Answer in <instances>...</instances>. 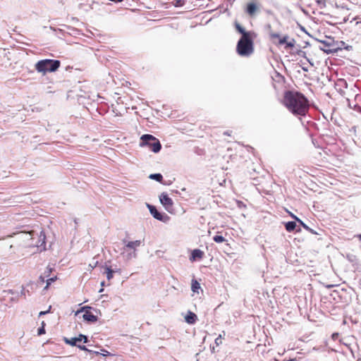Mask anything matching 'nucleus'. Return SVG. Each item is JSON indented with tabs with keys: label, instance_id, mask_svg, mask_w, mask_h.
I'll list each match as a JSON object with an SVG mask.
<instances>
[{
	"label": "nucleus",
	"instance_id": "f257e3e1",
	"mask_svg": "<svg viewBox=\"0 0 361 361\" xmlns=\"http://www.w3.org/2000/svg\"><path fill=\"white\" fill-rule=\"evenodd\" d=\"M283 104L291 114L296 116H305L310 109L307 98L298 91H286Z\"/></svg>",
	"mask_w": 361,
	"mask_h": 361
},
{
	"label": "nucleus",
	"instance_id": "f03ea898",
	"mask_svg": "<svg viewBox=\"0 0 361 361\" xmlns=\"http://www.w3.org/2000/svg\"><path fill=\"white\" fill-rule=\"evenodd\" d=\"M236 31L241 35L236 44V52L242 57H249L254 53V39L256 34L253 31H247L237 21L234 23Z\"/></svg>",
	"mask_w": 361,
	"mask_h": 361
},
{
	"label": "nucleus",
	"instance_id": "7ed1b4c3",
	"mask_svg": "<svg viewBox=\"0 0 361 361\" xmlns=\"http://www.w3.org/2000/svg\"><path fill=\"white\" fill-rule=\"evenodd\" d=\"M61 66V61L56 59H42L35 64V69L38 73L45 74L47 72H55Z\"/></svg>",
	"mask_w": 361,
	"mask_h": 361
},
{
	"label": "nucleus",
	"instance_id": "20e7f679",
	"mask_svg": "<svg viewBox=\"0 0 361 361\" xmlns=\"http://www.w3.org/2000/svg\"><path fill=\"white\" fill-rule=\"evenodd\" d=\"M140 146L147 147L154 153H158L161 149V144L159 139L150 134L141 136Z\"/></svg>",
	"mask_w": 361,
	"mask_h": 361
},
{
	"label": "nucleus",
	"instance_id": "39448f33",
	"mask_svg": "<svg viewBox=\"0 0 361 361\" xmlns=\"http://www.w3.org/2000/svg\"><path fill=\"white\" fill-rule=\"evenodd\" d=\"M318 41L324 45V47H321L320 49L327 54L337 52L339 49H341L339 44L342 45L345 44L343 41H335L334 39L331 37H326V39Z\"/></svg>",
	"mask_w": 361,
	"mask_h": 361
},
{
	"label": "nucleus",
	"instance_id": "423d86ee",
	"mask_svg": "<svg viewBox=\"0 0 361 361\" xmlns=\"http://www.w3.org/2000/svg\"><path fill=\"white\" fill-rule=\"evenodd\" d=\"M147 207L149 209L150 214L155 219L164 223L169 221V216L165 213L159 212L155 206L147 203Z\"/></svg>",
	"mask_w": 361,
	"mask_h": 361
},
{
	"label": "nucleus",
	"instance_id": "0eeeda50",
	"mask_svg": "<svg viewBox=\"0 0 361 361\" xmlns=\"http://www.w3.org/2000/svg\"><path fill=\"white\" fill-rule=\"evenodd\" d=\"M159 201L160 203L164 207V208L170 212L173 207V202L172 199L168 195L166 192H162L159 195Z\"/></svg>",
	"mask_w": 361,
	"mask_h": 361
},
{
	"label": "nucleus",
	"instance_id": "6e6552de",
	"mask_svg": "<svg viewBox=\"0 0 361 361\" xmlns=\"http://www.w3.org/2000/svg\"><path fill=\"white\" fill-rule=\"evenodd\" d=\"M82 318L85 321L90 323H94L98 320V317L94 315L90 311H85L82 315Z\"/></svg>",
	"mask_w": 361,
	"mask_h": 361
},
{
	"label": "nucleus",
	"instance_id": "1a4fd4ad",
	"mask_svg": "<svg viewBox=\"0 0 361 361\" xmlns=\"http://www.w3.org/2000/svg\"><path fill=\"white\" fill-rule=\"evenodd\" d=\"M297 221H290L285 223V228L288 232H292L293 231H296L297 232H300L301 229L300 228H297Z\"/></svg>",
	"mask_w": 361,
	"mask_h": 361
},
{
	"label": "nucleus",
	"instance_id": "9d476101",
	"mask_svg": "<svg viewBox=\"0 0 361 361\" xmlns=\"http://www.w3.org/2000/svg\"><path fill=\"white\" fill-rule=\"evenodd\" d=\"M204 255V252L200 249H195L192 251L191 255L190 257V261H195L197 259H200L202 258Z\"/></svg>",
	"mask_w": 361,
	"mask_h": 361
},
{
	"label": "nucleus",
	"instance_id": "9b49d317",
	"mask_svg": "<svg viewBox=\"0 0 361 361\" xmlns=\"http://www.w3.org/2000/svg\"><path fill=\"white\" fill-rule=\"evenodd\" d=\"M123 242L124 243H126V248L133 250V251H135V252H136V248L141 245V241L138 240H134V241H129L127 243H126V240H123Z\"/></svg>",
	"mask_w": 361,
	"mask_h": 361
},
{
	"label": "nucleus",
	"instance_id": "f8f14e48",
	"mask_svg": "<svg viewBox=\"0 0 361 361\" xmlns=\"http://www.w3.org/2000/svg\"><path fill=\"white\" fill-rule=\"evenodd\" d=\"M197 319V315L191 311H188L187 314L185 317V321L189 324H195L196 322Z\"/></svg>",
	"mask_w": 361,
	"mask_h": 361
},
{
	"label": "nucleus",
	"instance_id": "ddd939ff",
	"mask_svg": "<svg viewBox=\"0 0 361 361\" xmlns=\"http://www.w3.org/2000/svg\"><path fill=\"white\" fill-rule=\"evenodd\" d=\"M63 341H64V342L66 344H68V345H70L71 346H77V345H78L77 344V343L80 341V338H79V336H78V337H72L71 338H68L66 337H64L63 338Z\"/></svg>",
	"mask_w": 361,
	"mask_h": 361
},
{
	"label": "nucleus",
	"instance_id": "4468645a",
	"mask_svg": "<svg viewBox=\"0 0 361 361\" xmlns=\"http://www.w3.org/2000/svg\"><path fill=\"white\" fill-rule=\"evenodd\" d=\"M257 10V5L255 3H249L247 4L246 6V12L252 16L253 15Z\"/></svg>",
	"mask_w": 361,
	"mask_h": 361
},
{
	"label": "nucleus",
	"instance_id": "2eb2a0df",
	"mask_svg": "<svg viewBox=\"0 0 361 361\" xmlns=\"http://www.w3.org/2000/svg\"><path fill=\"white\" fill-rule=\"evenodd\" d=\"M104 273L106 275V279L109 281L114 277V273H115V271L111 269V267L106 265L104 267Z\"/></svg>",
	"mask_w": 361,
	"mask_h": 361
},
{
	"label": "nucleus",
	"instance_id": "dca6fc26",
	"mask_svg": "<svg viewBox=\"0 0 361 361\" xmlns=\"http://www.w3.org/2000/svg\"><path fill=\"white\" fill-rule=\"evenodd\" d=\"M200 284L195 279L192 280L191 289L194 293H198L199 289H200Z\"/></svg>",
	"mask_w": 361,
	"mask_h": 361
},
{
	"label": "nucleus",
	"instance_id": "f3484780",
	"mask_svg": "<svg viewBox=\"0 0 361 361\" xmlns=\"http://www.w3.org/2000/svg\"><path fill=\"white\" fill-rule=\"evenodd\" d=\"M149 178L152 179V180H154L157 182H161L162 180H163V176L161 173H152L149 176Z\"/></svg>",
	"mask_w": 361,
	"mask_h": 361
},
{
	"label": "nucleus",
	"instance_id": "a211bd4d",
	"mask_svg": "<svg viewBox=\"0 0 361 361\" xmlns=\"http://www.w3.org/2000/svg\"><path fill=\"white\" fill-rule=\"evenodd\" d=\"M295 54L300 56H302L307 59V61L310 63L311 66H313V63L311 62V61L306 56V53L301 49H298L295 52Z\"/></svg>",
	"mask_w": 361,
	"mask_h": 361
},
{
	"label": "nucleus",
	"instance_id": "6ab92c4d",
	"mask_svg": "<svg viewBox=\"0 0 361 361\" xmlns=\"http://www.w3.org/2000/svg\"><path fill=\"white\" fill-rule=\"evenodd\" d=\"M213 240L215 243H221L226 240L225 238L223 235H216L213 237Z\"/></svg>",
	"mask_w": 361,
	"mask_h": 361
},
{
	"label": "nucleus",
	"instance_id": "aec40b11",
	"mask_svg": "<svg viewBox=\"0 0 361 361\" xmlns=\"http://www.w3.org/2000/svg\"><path fill=\"white\" fill-rule=\"evenodd\" d=\"M92 308V307L90 306H84V307H82L81 308H80L79 310H78L76 312H75V315H78V314H80V312H85V311H90Z\"/></svg>",
	"mask_w": 361,
	"mask_h": 361
},
{
	"label": "nucleus",
	"instance_id": "412c9836",
	"mask_svg": "<svg viewBox=\"0 0 361 361\" xmlns=\"http://www.w3.org/2000/svg\"><path fill=\"white\" fill-rule=\"evenodd\" d=\"M185 1L184 0H174L173 6L175 7H181L185 5Z\"/></svg>",
	"mask_w": 361,
	"mask_h": 361
},
{
	"label": "nucleus",
	"instance_id": "4be33fe9",
	"mask_svg": "<svg viewBox=\"0 0 361 361\" xmlns=\"http://www.w3.org/2000/svg\"><path fill=\"white\" fill-rule=\"evenodd\" d=\"M56 279H57L56 276H53V277H51V278L48 279L46 281L47 285H46L44 288L47 289L53 282L56 281Z\"/></svg>",
	"mask_w": 361,
	"mask_h": 361
},
{
	"label": "nucleus",
	"instance_id": "5701e85b",
	"mask_svg": "<svg viewBox=\"0 0 361 361\" xmlns=\"http://www.w3.org/2000/svg\"><path fill=\"white\" fill-rule=\"evenodd\" d=\"M296 221L301 226H302V228L304 229H305L306 231L307 230H310V228L305 224L300 219H296Z\"/></svg>",
	"mask_w": 361,
	"mask_h": 361
},
{
	"label": "nucleus",
	"instance_id": "b1692460",
	"mask_svg": "<svg viewBox=\"0 0 361 361\" xmlns=\"http://www.w3.org/2000/svg\"><path fill=\"white\" fill-rule=\"evenodd\" d=\"M44 322H42V326H40L38 329H37V334L39 336H41L42 334H45V329H44Z\"/></svg>",
	"mask_w": 361,
	"mask_h": 361
},
{
	"label": "nucleus",
	"instance_id": "393cba45",
	"mask_svg": "<svg viewBox=\"0 0 361 361\" xmlns=\"http://www.w3.org/2000/svg\"><path fill=\"white\" fill-rule=\"evenodd\" d=\"M295 41L294 39H291V40L288 41L286 44V48H292L295 46Z\"/></svg>",
	"mask_w": 361,
	"mask_h": 361
},
{
	"label": "nucleus",
	"instance_id": "a878e982",
	"mask_svg": "<svg viewBox=\"0 0 361 361\" xmlns=\"http://www.w3.org/2000/svg\"><path fill=\"white\" fill-rule=\"evenodd\" d=\"M79 338H80V341H83V343H87L89 342V339H88V337L84 334H79Z\"/></svg>",
	"mask_w": 361,
	"mask_h": 361
},
{
	"label": "nucleus",
	"instance_id": "bb28decb",
	"mask_svg": "<svg viewBox=\"0 0 361 361\" xmlns=\"http://www.w3.org/2000/svg\"><path fill=\"white\" fill-rule=\"evenodd\" d=\"M288 38V35H285L283 37L279 39V44H286V42H288L287 39Z\"/></svg>",
	"mask_w": 361,
	"mask_h": 361
},
{
	"label": "nucleus",
	"instance_id": "cd10ccee",
	"mask_svg": "<svg viewBox=\"0 0 361 361\" xmlns=\"http://www.w3.org/2000/svg\"><path fill=\"white\" fill-rule=\"evenodd\" d=\"M77 347H78L79 349H80V350H84V351H86V352H87V353H91V352H92V350L88 349V348H87L85 345H77Z\"/></svg>",
	"mask_w": 361,
	"mask_h": 361
},
{
	"label": "nucleus",
	"instance_id": "c85d7f7f",
	"mask_svg": "<svg viewBox=\"0 0 361 361\" xmlns=\"http://www.w3.org/2000/svg\"><path fill=\"white\" fill-rule=\"evenodd\" d=\"M99 355H102L103 357H106V356L110 355L111 353L108 350L102 349V353H99Z\"/></svg>",
	"mask_w": 361,
	"mask_h": 361
},
{
	"label": "nucleus",
	"instance_id": "c756f323",
	"mask_svg": "<svg viewBox=\"0 0 361 361\" xmlns=\"http://www.w3.org/2000/svg\"><path fill=\"white\" fill-rule=\"evenodd\" d=\"M137 257L136 252L133 251L132 253H128L127 255L128 259L135 258Z\"/></svg>",
	"mask_w": 361,
	"mask_h": 361
},
{
	"label": "nucleus",
	"instance_id": "7c9ffc66",
	"mask_svg": "<svg viewBox=\"0 0 361 361\" xmlns=\"http://www.w3.org/2000/svg\"><path fill=\"white\" fill-rule=\"evenodd\" d=\"M316 2L320 7L325 6V0H317Z\"/></svg>",
	"mask_w": 361,
	"mask_h": 361
},
{
	"label": "nucleus",
	"instance_id": "2f4dec72",
	"mask_svg": "<svg viewBox=\"0 0 361 361\" xmlns=\"http://www.w3.org/2000/svg\"><path fill=\"white\" fill-rule=\"evenodd\" d=\"M269 35L271 36V38H279L280 37L279 34L273 32H270Z\"/></svg>",
	"mask_w": 361,
	"mask_h": 361
},
{
	"label": "nucleus",
	"instance_id": "473e14b6",
	"mask_svg": "<svg viewBox=\"0 0 361 361\" xmlns=\"http://www.w3.org/2000/svg\"><path fill=\"white\" fill-rule=\"evenodd\" d=\"M52 269L49 267H47V271H45L44 274L46 277H48L49 276V274L51 272Z\"/></svg>",
	"mask_w": 361,
	"mask_h": 361
},
{
	"label": "nucleus",
	"instance_id": "72a5a7b5",
	"mask_svg": "<svg viewBox=\"0 0 361 361\" xmlns=\"http://www.w3.org/2000/svg\"><path fill=\"white\" fill-rule=\"evenodd\" d=\"M307 231L314 235H321V233L319 232L314 231V230L312 229L311 228H310V230H307Z\"/></svg>",
	"mask_w": 361,
	"mask_h": 361
},
{
	"label": "nucleus",
	"instance_id": "f704fd0d",
	"mask_svg": "<svg viewBox=\"0 0 361 361\" xmlns=\"http://www.w3.org/2000/svg\"><path fill=\"white\" fill-rule=\"evenodd\" d=\"M51 309V306L49 307V310H47V311H41L39 313V316L41 317L42 315H45L46 314H47L49 312V310Z\"/></svg>",
	"mask_w": 361,
	"mask_h": 361
},
{
	"label": "nucleus",
	"instance_id": "c9c22d12",
	"mask_svg": "<svg viewBox=\"0 0 361 361\" xmlns=\"http://www.w3.org/2000/svg\"><path fill=\"white\" fill-rule=\"evenodd\" d=\"M355 110L357 112H359L360 114H361V106H359V105H355Z\"/></svg>",
	"mask_w": 361,
	"mask_h": 361
},
{
	"label": "nucleus",
	"instance_id": "e433bc0d",
	"mask_svg": "<svg viewBox=\"0 0 361 361\" xmlns=\"http://www.w3.org/2000/svg\"><path fill=\"white\" fill-rule=\"evenodd\" d=\"M4 293H8L12 294V295L16 293V292L13 290H11V289L7 290H4Z\"/></svg>",
	"mask_w": 361,
	"mask_h": 361
},
{
	"label": "nucleus",
	"instance_id": "4c0bfd02",
	"mask_svg": "<svg viewBox=\"0 0 361 361\" xmlns=\"http://www.w3.org/2000/svg\"><path fill=\"white\" fill-rule=\"evenodd\" d=\"M331 337L334 340H336L338 337V333H334Z\"/></svg>",
	"mask_w": 361,
	"mask_h": 361
},
{
	"label": "nucleus",
	"instance_id": "58836bf2",
	"mask_svg": "<svg viewBox=\"0 0 361 361\" xmlns=\"http://www.w3.org/2000/svg\"><path fill=\"white\" fill-rule=\"evenodd\" d=\"M290 216L294 219L293 221H296V219H299L297 216H295V214H293V213H290Z\"/></svg>",
	"mask_w": 361,
	"mask_h": 361
},
{
	"label": "nucleus",
	"instance_id": "ea45409f",
	"mask_svg": "<svg viewBox=\"0 0 361 361\" xmlns=\"http://www.w3.org/2000/svg\"><path fill=\"white\" fill-rule=\"evenodd\" d=\"M89 353L98 355L99 354V352L92 350V352Z\"/></svg>",
	"mask_w": 361,
	"mask_h": 361
},
{
	"label": "nucleus",
	"instance_id": "a19ab883",
	"mask_svg": "<svg viewBox=\"0 0 361 361\" xmlns=\"http://www.w3.org/2000/svg\"><path fill=\"white\" fill-rule=\"evenodd\" d=\"M39 279L40 280V281H42V283L44 282V277L42 276H40Z\"/></svg>",
	"mask_w": 361,
	"mask_h": 361
},
{
	"label": "nucleus",
	"instance_id": "79ce46f5",
	"mask_svg": "<svg viewBox=\"0 0 361 361\" xmlns=\"http://www.w3.org/2000/svg\"><path fill=\"white\" fill-rule=\"evenodd\" d=\"M302 71H305V72H307V71H308V68H307V67L302 66Z\"/></svg>",
	"mask_w": 361,
	"mask_h": 361
},
{
	"label": "nucleus",
	"instance_id": "37998d69",
	"mask_svg": "<svg viewBox=\"0 0 361 361\" xmlns=\"http://www.w3.org/2000/svg\"><path fill=\"white\" fill-rule=\"evenodd\" d=\"M305 47H303V48H305V47H307V46H310V43H309L308 42H305Z\"/></svg>",
	"mask_w": 361,
	"mask_h": 361
},
{
	"label": "nucleus",
	"instance_id": "c03bdc74",
	"mask_svg": "<svg viewBox=\"0 0 361 361\" xmlns=\"http://www.w3.org/2000/svg\"><path fill=\"white\" fill-rule=\"evenodd\" d=\"M267 28L268 30H271V25H270V24L267 25Z\"/></svg>",
	"mask_w": 361,
	"mask_h": 361
},
{
	"label": "nucleus",
	"instance_id": "a18cd8bd",
	"mask_svg": "<svg viewBox=\"0 0 361 361\" xmlns=\"http://www.w3.org/2000/svg\"><path fill=\"white\" fill-rule=\"evenodd\" d=\"M105 286V281H103L101 282V286L103 288V286Z\"/></svg>",
	"mask_w": 361,
	"mask_h": 361
},
{
	"label": "nucleus",
	"instance_id": "49530a36",
	"mask_svg": "<svg viewBox=\"0 0 361 361\" xmlns=\"http://www.w3.org/2000/svg\"><path fill=\"white\" fill-rule=\"evenodd\" d=\"M301 30H302V31H304V32H307V31H306L305 28L304 27H302V26H301Z\"/></svg>",
	"mask_w": 361,
	"mask_h": 361
},
{
	"label": "nucleus",
	"instance_id": "de8ad7c7",
	"mask_svg": "<svg viewBox=\"0 0 361 361\" xmlns=\"http://www.w3.org/2000/svg\"><path fill=\"white\" fill-rule=\"evenodd\" d=\"M104 291V288L102 287L99 290V293H102Z\"/></svg>",
	"mask_w": 361,
	"mask_h": 361
},
{
	"label": "nucleus",
	"instance_id": "09e8293b",
	"mask_svg": "<svg viewBox=\"0 0 361 361\" xmlns=\"http://www.w3.org/2000/svg\"><path fill=\"white\" fill-rule=\"evenodd\" d=\"M351 48H352V47H350V46H347V47H345V49H346L347 50H349V49H351Z\"/></svg>",
	"mask_w": 361,
	"mask_h": 361
},
{
	"label": "nucleus",
	"instance_id": "8fccbe9b",
	"mask_svg": "<svg viewBox=\"0 0 361 361\" xmlns=\"http://www.w3.org/2000/svg\"><path fill=\"white\" fill-rule=\"evenodd\" d=\"M20 295H25L24 289H23V290H21V292H20Z\"/></svg>",
	"mask_w": 361,
	"mask_h": 361
},
{
	"label": "nucleus",
	"instance_id": "3c124183",
	"mask_svg": "<svg viewBox=\"0 0 361 361\" xmlns=\"http://www.w3.org/2000/svg\"><path fill=\"white\" fill-rule=\"evenodd\" d=\"M357 237H358L359 240L361 241V234L358 235Z\"/></svg>",
	"mask_w": 361,
	"mask_h": 361
},
{
	"label": "nucleus",
	"instance_id": "603ef678",
	"mask_svg": "<svg viewBox=\"0 0 361 361\" xmlns=\"http://www.w3.org/2000/svg\"><path fill=\"white\" fill-rule=\"evenodd\" d=\"M97 264V262H96V264L94 266L92 267V268H95Z\"/></svg>",
	"mask_w": 361,
	"mask_h": 361
},
{
	"label": "nucleus",
	"instance_id": "864d4df0",
	"mask_svg": "<svg viewBox=\"0 0 361 361\" xmlns=\"http://www.w3.org/2000/svg\"><path fill=\"white\" fill-rule=\"evenodd\" d=\"M44 239H45V236L44 235L43 243H45Z\"/></svg>",
	"mask_w": 361,
	"mask_h": 361
},
{
	"label": "nucleus",
	"instance_id": "5fc2aeb1",
	"mask_svg": "<svg viewBox=\"0 0 361 361\" xmlns=\"http://www.w3.org/2000/svg\"><path fill=\"white\" fill-rule=\"evenodd\" d=\"M225 135H229L228 132L224 133Z\"/></svg>",
	"mask_w": 361,
	"mask_h": 361
}]
</instances>
